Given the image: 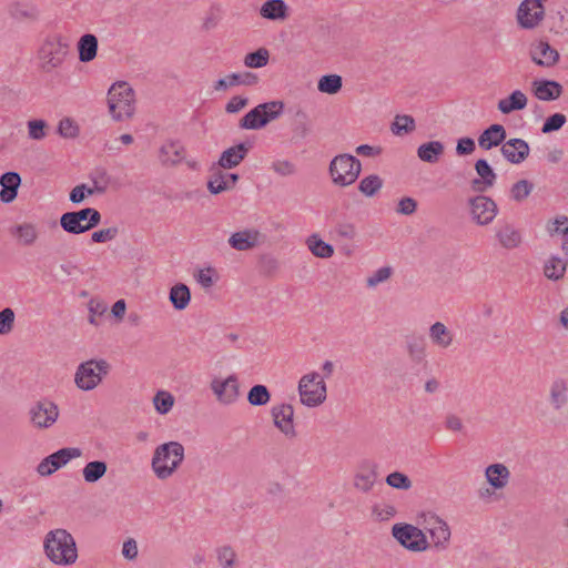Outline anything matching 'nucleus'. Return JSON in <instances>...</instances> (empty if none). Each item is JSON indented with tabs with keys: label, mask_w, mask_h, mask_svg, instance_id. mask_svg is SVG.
Instances as JSON below:
<instances>
[{
	"label": "nucleus",
	"mask_w": 568,
	"mask_h": 568,
	"mask_svg": "<svg viewBox=\"0 0 568 568\" xmlns=\"http://www.w3.org/2000/svg\"><path fill=\"white\" fill-rule=\"evenodd\" d=\"M272 416L274 419L275 426L285 435L287 436H294V409L293 406L290 404H281L277 406H274L272 409Z\"/></svg>",
	"instance_id": "18"
},
{
	"label": "nucleus",
	"mask_w": 568,
	"mask_h": 568,
	"mask_svg": "<svg viewBox=\"0 0 568 568\" xmlns=\"http://www.w3.org/2000/svg\"><path fill=\"white\" fill-rule=\"evenodd\" d=\"M567 390L568 386L564 379H558L554 382L551 386V402L556 406V408L561 407V405L566 403Z\"/></svg>",
	"instance_id": "48"
},
{
	"label": "nucleus",
	"mask_w": 568,
	"mask_h": 568,
	"mask_svg": "<svg viewBox=\"0 0 568 568\" xmlns=\"http://www.w3.org/2000/svg\"><path fill=\"white\" fill-rule=\"evenodd\" d=\"M82 455L80 448L77 447H67L62 448L44 459L37 467V471L41 476H50L54 471H57L62 466L67 465L71 459L78 458Z\"/></svg>",
	"instance_id": "11"
},
{
	"label": "nucleus",
	"mask_w": 568,
	"mask_h": 568,
	"mask_svg": "<svg viewBox=\"0 0 568 568\" xmlns=\"http://www.w3.org/2000/svg\"><path fill=\"white\" fill-rule=\"evenodd\" d=\"M239 180L237 174L224 173L220 169L213 172L209 179L207 187L211 193L217 194L232 189Z\"/></svg>",
	"instance_id": "25"
},
{
	"label": "nucleus",
	"mask_w": 568,
	"mask_h": 568,
	"mask_svg": "<svg viewBox=\"0 0 568 568\" xmlns=\"http://www.w3.org/2000/svg\"><path fill=\"white\" fill-rule=\"evenodd\" d=\"M429 335L432 341L443 348L448 347L453 342V336L450 332L440 322H437L434 325H432Z\"/></svg>",
	"instance_id": "37"
},
{
	"label": "nucleus",
	"mask_w": 568,
	"mask_h": 568,
	"mask_svg": "<svg viewBox=\"0 0 568 568\" xmlns=\"http://www.w3.org/2000/svg\"><path fill=\"white\" fill-rule=\"evenodd\" d=\"M473 219L479 225L493 222L497 214V204L488 196L477 195L470 201Z\"/></svg>",
	"instance_id": "15"
},
{
	"label": "nucleus",
	"mask_w": 568,
	"mask_h": 568,
	"mask_svg": "<svg viewBox=\"0 0 568 568\" xmlns=\"http://www.w3.org/2000/svg\"><path fill=\"white\" fill-rule=\"evenodd\" d=\"M44 550L50 560L57 565L73 564L78 557L74 539L64 529H57L47 535Z\"/></svg>",
	"instance_id": "2"
},
{
	"label": "nucleus",
	"mask_w": 568,
	"mask_h": 568,
	"mask_svg": "<svg viewBox=\"0 0 568 568\" xmlns=\"http://www.w3.org/2000/svg\"><path fill=\"white\" fill-rule=\"evenodd\" d=\"M532 92L539 100L551 101L561 95L562 87L551 80H535L532 82Z\"/></svg>",
	"instance_id": "21"
},
{
	"label": "nucleus",
	"mask_w": 568,
	"mask_h": 568,
	"mask_svg": "<svg viewBox=\"0 0 568 568\" xmlns=\"http://www.w3.org/2000/svg\"><path fill=\"white\" fill-rule=\"evenodd\" d=\"M417 209V202L409 196L399 200L397 205V212L404 215H410L415 213Z\"/></svg>",
	"instance_id": "61"
},
{
	"label": "nucleus",
	"mask_w": 568,
	"mask_h": 568,
	"mask_svg": "<svg viewBox=\"0 0 568 568\" xmlns=\"http://www.w3.org/2000/svg\"><path fill=\"white\" fill-rule=\"evenodd\" d=\"M211 389L221 403L232 404L240 395L239 379L234 374L225 379L214 378L211 383Z\"/></svg>",
	"instance_id": "14"
},
{
	"label": "nucleus",
	"mask_w": 568,
	"mask_h": 568,
	"mask_svg": "<svg viewBox=\"0 0 568 568\" xmlns=\"http://www.w3.org/2000/svg\"><path fill=\"white\" fill-rule=\"evenodd\" d=\"M383 187V180L377 174L363 178L358 183V190L365 196L372 197L379 193Z\"/></svg>",
	"instance_id": "36"
},
{
	"label": "nucleus",
	"mask_w": 568,
	"mask_h": 568,
	"mask_svg": "<svg viewBox=\"0 0 568 568\" xmlns=\"http://www.w3.org/2000/svg\"><path fill=\"white\" fill-rule=\"evenodd\" d=\"M100 221V212L95 209L87 207L78 212L62 214L60 224L65 232L80 234L99 225Z\"/></svg>",
	"instance_id": "6"
},
{
	"label": "nucleus",
	"mask_w": 568,
	"mask_h": 568,
	"mask_svg": "<svg viewBox=\"0 0 568 568\" xmlns=\"http://www.w3.org/2000/svg\"><path fill=\"white\" fill-rule=\"evenodd\" d=\"M284 104L281 101H272L258 104L240 121L243 129L257 130L275 120L283 111Z\"/></svg>",
	"instance_id": "7"
},
{
	"label": "nucleus",
	"mask_w": 568,
	"mask_h": 568,
	"mask_svg": "<svg viewBox=\"0 0 568 568\" xmlns=\"http://www.w3.org/2000/svg\"><path fill=\"white\" fill-rule=\"evenodd\" d=\"M14 323V312L7 307L0 312V335L8 334L12 331Z\"/></svg>",
	"instance_id": "54"
},
{
	"label": "nucleus",
	"mask_w": 568,
	"mask_h": 568,
	"mask_svg": "<svg viewBox=\"0 0 568 568\" xmlns=\"http://www.w3.org/2000/svg\"><path fill=\"white\" fill-rule=\"evenodd\" d=\"M23 245H32L38 239V231L31 223L18 225L13 232Z\"/></svg>",
	"instance_id": "43"
},
{
	"label": "nucleus",
	"mask_w": 568,
	"mask_h": 568,
	"mask_svg": "<svg viewBox=\"0 0 568 568\" xmlns=\"http://www.w3.org/2000/svg\"><path fill=\"white\" fill-rule=\"evenodd\" d=\"M531 191L532 184L529 183L527 180H520L513 185L510 190V195L515 201L520 202L525 200L530 194Z\"/></svg>",
	"instance_id": "50"
},
{
	"label": "nucleus",
	"mask_w": 568,
	"mask_h": 568,
	"mask_svg": "<svg viewBox=\"0 0 568 568\" xmlns=\"http://www.w3.org/2000/svg\"><path fill=\"white\" fill-rule=\"evenodd\" d=\"M77 48L79 60L81 62H90L97 57L98 39L94 34L87 33L79 39Z\"/></svg>",
	"instance_id": "29"
},
{
	"label": "nucleus",
	"mask_w": 568,
	"mask_h": 568,
	"mask_svg": "<svg viewBox=\"0 0 568 568\" xmlns=\"http://www.w3.org/2000/svg\"><path fill=\"white\" fill-rule=\"evenodd\" d=\"M415 130V121L410 115H397L392 126L395 134L409 133Z\"/></svg>",
	"instance_id": "49"
},
{
	"label": "nucleus",
	"mask_w": 568,
	"mask_h": 568,
	"mask_svg": "<svg viewBox=\"0 0 568 568\" xmlns=\"http://www.w3.org/2000/svg\"><path fill=\"white\" fill-rule=\"evenodd\" d=\"M89 311L90 317L89 321L91 324L98 325L97 316H102L106 312V305L98 300H91L89 302Z\"/></svg>",
	"instance_id": "60"
},
{
	"label": "nucleus",
	"mask_w": 568,
	"mask_h": 568,
	"mask_svg": "<svg viewBox=\"0 0 568 568\" xmlns=\"http://www.w3.org/2000/svg\"><path fill=\"white\" fill-rule=\"evenodd\" d=\"M270 52L265 48H260L255 52L245 55L244 64L247 68H262L267 64Z\"/></svg>",
	"instance_id": "46"
},
{
	"label": "nucleus",
	"mask_w": 568,
	"mask_h": 568,
	"mask_svg": "<svg viewBox=\"0 0 568 568\" xmlns=\"http://www.w3.org/2000/svg\"><path fill=\"white\" fill-rule=\"evenodd\" d=\"M110 371V364L104 361H88L82 363L75 373V383L79 388L83 390H91L97 387L103 376Z\"/></svg>",
	"instance_id": "8"
},
{
	"label": "nucleus",
	"mask_w": 568,
	"mask_h": 568,
	"mask_svg": "<svg viewBox=\"0 0 568 568\" xmlns=\"http://www.w3.org/2000/svg\"><path fill=\"white\" fill-rule=\"evenodd\" d=\"M169 298L175 310L182 311L190 304L191 293L185 284L179 283L171 287Z\"/></svg>",
	"instance_id": "33"
},
{
	"label": "nucleus",
	"mask_w": 568,
	"mask_h": 568,
	"mask_svg": "<svg viewBox=\"0 0 568 568\" xmlns=\"http://www.w3.org/2000/svg\"><path fill=\"white\" fill-rule=\"evenodd\" d=\"M118 235L116 227L99 230L92 233L91 240L94 243H105L112 241Z\"/></svg>",
	"instance_id": "59"
},
{
	"label": "nucleus",
	"mask_w": 568,
	"mask_h": 568,
	"mask_svg": "<svg viewBox=\"0 0 568 568\" xmlns=\"http://www.w3.org/2000/svg\"><path fill=\"white\" fill-rule=\"evenodd\" d=\"M499 243L505 248H515L521 242L520 233L510 225H504L497 231Z\"/></svg>",
	"instance_id": "35"
},
{
	"label": "nucleus",
	"mask_w": 568,
	"mask_h": 568,
	"mask_svg": "<svg viewBox=\"0 0 568 568\" xmlns=\"http://www.w3.org/2000/svg\"><path fill=\"white\" fill-rule=\"evenodd\" d=\"M248 150L250 145H246L245 143H240L229 148L222 153L219 160V165L223 169H232L239 165L246 156Z\"/></svg>",
	"instance_id": "26"
},
{
	"label": "nucleus",
	"mask_w": 568,
	"mask_h": 568,
	"mask_svg": "<svg viewBox=\"0 0 568 568\" xmlns=\"http://www.w3.org/2000/svg\"><path fill=\"white\" fill-rule=\"evenodd\" d=\"M377 468V464L373 460L361 462L354 475V487L363 493L372 490L378 478Z\"/></svg>",
	"instance_id": "16"
},
{
	"label": "nucleus",
	"mask_w": 568,
	"mask_h": 568,
	"mask_svg": "<svg viewBox=\"0 0 568 568\" xmlns=\"http://www.w3.org/2000/svg\"><path fill=\"white\" fill-rule=\"evenodd\" d=\"M503 155L511 163L523 162L529 154V146L521 139H511L501 146Z\"/></svg>",
	"instance_id": "20"
},
{
	"label": "nucleus",
	"mask_w": 568,
	"mask_h": 568,
	"mask_svg": "<svg viewBox=\"0 0 568 568\" xmlns=\"http://www.w3.org/2000/svg\"><path fill=\"white\" fill-rule=\"evenodd\" d=\"M68 52L69 44L63 41L60 34L49 36L41 44L38 52L41 70L49 73L60 68Z\"/></svg>",
	"instance_id": "4"
},
{
	"label": "nucleus",
	"mask_w": 568,
	"mask_h": 568,
	"mask_svg": "<svg viewBox=\"0 0 568 568\" xmlns=\"http://www.w3.org/2000/svg\"><path fill=\"white\" fill-rule=\"evenodd\" d=\"M566 272V263L556 256H551L546 261L544 266V274L549 280H559Z\"/></svg>",
	"instance_id": "40"
},
{
	"label": "nucleus",
	"mask_w": 568,
	"mask_h": 568,
	"mask_svg": "<svg viewBox=\"0 0 568 568\" xmlns=\"http://www.w3.org/2000/svg\"><path fill=\"white\" fill-rule=\"evenodd\" d=\"M10 16L17 21H36L39 18L40 11L32 2H14L10 7Z\"/></svg>",
	"instance_id": "28"
},
{
	"label": "nucleus",
	"mask_w": 568,
	"mask_h": 568,
	"mask_svg": "<svg viewBox=\"0 0 568 568\" xmlns=\"http://www.w3.org/2000/svg\"><path fill=\"white\" fill-rule=\"evenodd\" d=\"M547 231L550 235L561 233L564 237L568 235V217L565 215L557 216L547 224Z\"/></svg>",
	"instance_id": "52"
},
{
	"label": "nucleus",
	"mask_w": 568,
	"mask_h": 568,
	"mask_svg": "<svg viewBox=\"0 0 568 568\" xmlns=\"http://www.w3.org/2000/svg\"><path fill=\"white\" fill-rule=\"evenodd\" d=\"M396 514V509L394 506L389 504H378L373 508V515L378 520H387L394 517Z\"/></svg>",
	"instance_id": "58"
},
{
	"label": "nucleus",
	"mask_w": 568,
	"mask_h": 568,
	"mask_svg": "<svg viewBox=\"0 0 568 568\" xmlns=\"http://www.w3.org/2000/svg\"><path fill=\"white\" fill-rule=\"evenodd\" d=\"M153 403L158 413L166 414L173 407L174 397L169 392L159 390L153 398Z\"/></svg>",
	"instance_id": "47"
},
{
	"label": "nucleus",
	"mask_w": 568,
	"mask_h": 568,
	"mask_svg": "<svg viewBox=\"0 0 568 568\" xmlns=\"http://www.w3.org/2000/svg\"><path fill=\"white\" fill-rule=\"evenodd\" d=\"M301 402L310 407L322 404L326 398V385L317 373L304 375L298 384Z\"/></svg>",
	"instance_id": "9"
},
{
	"label": "nucleus",
	"mask_w": 568,
	"mask_h": 568,
	"mask_svg": "<svg viewBox=\"0 0 568 568\" xmlns=\"http://www.w3.org/2000/svg\"><path fill=\"white\" fill-rule=\"evenodd\" d=\"M545 18V8L540 0H524L517 12V21L524 29L538 27Z\"/></svg>",
	"instance_id": "12"
},
{
	"label": "nucleus",
	"mask_w": 568,
	"mask_h": 568,
	"mask_svg": "<svg viewBox=\"0 0 568 568\" xmlns=\"http://www.w3.org/2000/svg\"><path fill=\"white\" fill-rule=\"evenodd\" d=\"M527 97L520 90H515L509 97L498 101V110L504 114H509L517 110H523L527 105Z\"/></svg>",
	"instance_id": "30"
},
{
	"label": "nucleus",
	"mask_w": 568,
	"mask_h": 568,
	"mask_svg": "<svg viewBox=\"0 0 568 568\" xmlns=\"http://www.w3.org/2000/svg\"><path fill=\"white\" fill-rule=\"evenodd\" d=\"M217 559L223 568H233L236 559V554L231 547L224 546L219 549Z\"/></svg>",
	"instance_id": "55"
},
{
	"label": "nucleus",
	"mask_w": 568,
	"mask_h": 568,
	"mask_svg": "<svg viewBox=\"0 0 568 568\" xmlns=\"http://www.w3.org/2000/svg\"><path fill=\"white\" fill-rule=\"evenodd\" d=\"M392 531L398 542L409 550L422 551L427 547L423 531L412 525H395Z\"/></svg>",
	"instance_id": "10"
},
{
	"label": "nucleus",
	"mask_w": 568,
	"mask_h": 568,
	"mask_svg": "<svg viewBox=\"0 0 568 568\" xmlns=\"http://www.w3.org/2000/svg\"><path fill=\"white\" fill-rule=\"evenodd\" d=\"M392 275L390 267H381L375 272V274L367 280L368 286H375L381 282L388 280Z\"/></svg>",
	"instance_id": "62"
},
{
	"label": "nucleus",
	"mask_w": 568,
	"mask_h": 568,
	"mask_svg": "<svg viewBox=\"0 0 568 568\" xmlns=\"http://www.w3.org/2000/svg\"><path fill=\"white\" fill-rule=\"evenodd\" d=\"M260 243V232L257 230H244L236 232L229 239V244L237 251H247Z\"/></svg>",
	"instance_id": "22"
},
{
	"label": "nucleus",
	"mask_w": 568,
	"mask_h": 568,
	"mask_svg": "<svg viewBox=\"0 0 568 568\" xmlns=\"http://www.w3.org/2000/svg\"><path fill=\"white\" fill-rule=\"evenodd\" d=\"M566 122V116L561 113L550 115L542 125V132L548 133L559 130Z\"/></svg>",
	"instance_id": "57"
},
{
	"label": "nucleus",
	"mask_w": 568,
	"mask_h": 568,
	"mask_svg": "<svg viewBox=\"0 0 568 568\" xmlns=\"http://www.w3.org/2000/svg\"><path fill=\"white\" fill-rule=\"evenodd\" d=\"M263 18L270 20H283L287 17V7L283 0H268L260 10Z\"/></svg>",
	"instance_id": "32"
},
{
	"label": "nucleus",
	"mask_w": 568,
	"mask_h": 568,
	"mask_svg": "<svg viewBox=\"0 0 568 568\" xmlns=\"http://www.w3.org/2000/svg\"><path fill=\"white\" fill-rule=\"evenodd\" d=\"M246 104H247L246 98L235 95V97L231 98V100L227 102V104L225 106V111L227 113H235V112L241 111L243 108H245Z\"/></svg>",
	"instance_id": "64"
},
{
	"label": "nucleus",
	"mask_w": 568,
	"mask_h": 568,
	"mask_svg": "<svg viewBox=\"0 0 568 568\" xmlns=\"http://www.w3.org/2000/svg\"><path fill=\"white\" fill-rule=\"evenodd\" d=\"M162 161L175 164L184 158V149L176 142H168L161 148Z\"/></svg>",
	"instance_id": "39"
},
{
	"label": "nucleus",
	"mask_w": 568,
	"mask_h": 568,
	"mask_svg": "<svg viewBox=\"0 0 568 568\" xmlns=\"http://www.w3.org/2000/svg\"><path fill=\"white\" fill-rule=\"evenodd\" d=\"M443 153L444 145L439 141L424 143L417 150L418 158L428 163H436Z\"/></svg>",
	"instance_id": "34"
},
{
	"label": "nucleus",
	"mask_w": 568,
	"mask_h": 568,
	"mask_svg": "<svg viewBox=\"0 0 568 568\" xmlns=\"http://www.w3.org/2000/svg\"><path fill=\"white\" fill-rule=\"evenodd\" d=\"M184 459V447L178 442L158 446L152 457V469L159 479L171 477Z\"/></svg>",
	"instance_id": "1"
},
{
	"label": "nucleus",
	"mask_w": 568,
	"mask_h": 568,
	"mask_svg": "<svg viewBox=\"0 0 568 568\" xmlns=\"http://www.w3.org/2000/svg\"><path fill=\"white\" fill-rule=\"evenodd\" d=\"M475 169L480 179H475L471 183L473 190L476 192H484L488 187L493 186L496 180V174L489 166L486 160H478L475 164Z\"/></svg>",
	"instance_id": "23"
},
{
	"label": "nucleus",
	"mask_w": 568,
	"mask_h": 568,
	"mask_svg": "<svg viewBox=\"0 0 568 568\" xmlns=\"http://www.w3.org/2000/svg\"><path fill=\"white\" fill-rule=\"evenodd\" d=\"M506 138V130L501 124H493L478 138V144L484 150L499 145Z\"/></svg>",
	"instance_id": "27"
},
{
	"label": "nucleus",
	"mask_w": 568,
	"mask_h": 568,
	"mask_svg": "<svg viewBox=\"0 0 568 568\" xmlns=\"http://www.w3.org/2000/svg\"><path fill=\"white\" fill-rule=\"evenodd\" d=\"M59 416V409L55 404L49 400H41L30 409V419L33 426L48 428L54 424Z\"/></svg>",
	"instance_id": "13"
},
{
	"label": "nucleus",
	"mask_w": 568,
	"mask_h": 568,
	"mask_svg": "<svg viewBox=\"0 0 568 568\" xmlns=\"http://www.w3.org/2000/svg\"><path fill=\"white\" fill-rule=\"evenodd\" d=\"M429 532L436 546L446 544L450 538L448 525L439 518L434 519Z\"/></svg>",
	"instance_id": "38"
},
{
	"label": "nucleus",
	"mask_w": 568,
	"mask_h": 568,
	"mask_svg": "<svg viewBox=\"0 0 568 568\" xmlns=\"http://www.w3.org/2000/svg\"><path fill=\"white\" fill-rule=\"evenodd\" d=\"M306 243L310 251L317 257L328 258L334 254L332 245L322 241L317 235H311Z\"/></svg>",
	"instance_id": "42"
},
{
	"label": "nucleus",
	"mask_w": 568,
	"mask_h": 568,
	"mask_svg": "<svg viewBox=\"0 0 568 568\" xmlns=\"http://www.w3.org/2000/svg\"><path fill=\"white\" fill-rule=\"evenodd\" d=\"M271 394L266 386L264 385H255L253 386L247 395V400L251 405L262 406L270 402Z\"/></svg>",
	"instance_id": "45"
},
{
	"label": "nucleus",
	"mask_w": 568,
	"mask_h": 568,
	"mask_svg": "<svg viewBox=\"0 0 568 568\" xmlns=\"http://www.w3.org/2000/svg\"><path fill=\"white\" fill-rule=\"evenodd\" d=\"M509 475L508 468L503 464H494L486 468L487 480L496 489L507 485Z\"/></svg>",
	"instance_id": "31"
},
{
	"label": "nucleus",
	"mask_w": 568,
	"mask_h": 568,
	"mask_svg": "<svg viewBox=\"0 0 568 568\" xmlns=\"http://www.w3.org/2000/svg\"><path fill=\"white\" fill-rule=\"evenodd\" d=\"M328 171L335 185L348 186L358 179L362 164L351 154H339L331 161Z\"/></svg>",
	"instance_id": "5"
},
{
	"label": "nucleus",
	"mask_w": 568,
	"mask_h": 568,
	"mask_svg": "<svg viewBox=\"0 0 568 568\" xmlns=\"http://www.w3.org/2000/svg\"><path fill=\"white\" fill-rule=\"evenodd\" d=\"M92 186L88 189V194H103L110 189L115 187L112 176L104 168H95L89 175Z\"/></svg>",
	"instance_id": "19"
},
{
	"label": "nucleus",
	"mask_w": 568,
	"mask_h": 568,
	"mask_svg": "<svg viewBox=\"0 0 568 568\" xmlns=\"http://www.w3.org/2000/svg\"><path fill=\"white\" fill-rule=\"evenodd\" d=\"M386 483L394 488L407 490L412 487L410 479L403 473L394 471L386 477Z\"/></svg>",
	"instance_id": "51"
},
{
	"label": "nucleus",
	"mask_w": 568,
	"mask_h": 568,
	"mask_svg": "<svg viewBox=\"0 0 568 568\" xmlns=\"http://www.w3.org/2000/svg\"><path fill=\"white\" fill-rule=\"evenodd\" d=\"M21 178L17 172H7L0 176V200L3 203L12 202L18 195Z\"/></svg>",
	"instance_id": "24"
},
{
	"label": "nucleus",
	"mask_w": 568,
	"mask_h": 568,
	"mask_svg": "<svg viewBox=\"0 0 568 568\" xmlns=\"http://www.w3.org/2000/svg\"><path fill=\"white\" fill-rule=\"evenodd\" d=\"M134 91L126 82L114 83L108 92L109 111L118 121L134 113Z\"/></svg>",
	"instance_id": "3"
},
{
	"label": "nucleus",
	"mask_w": 568,
	"mask_h": 568,
	"mask_svg": "<svg viewBox=\"0 0 568 568\" xmlns=\"http://www.w3.org/2000/svg\"><path fill=\"white\" fill-rule=\"evenodd\" d=\"M317 88L321 92L335 94L342 89V78L337 74L324 75L320 79Z\"/></svg>",
	"instance_id": "44"
},
{
	"label": "nucleus",
	"mask_w": 568,
	"mask_h": 568,
	"mask_svg": "<svg viewBox=\"0 0 568 568\" xmlns=\"http://www.w3.org/2000/svg\"><path fill=\"white\" fill-rule=\"evenodd\" d=\"M106 468L108 467L104 462H90L84 466L82 470L83 478L87 483H95L104 476V474L106 473Z\"/></svg>",
	"instance_id": "41"
},
{
	"label": "nucleus",
	"mask_w": 568,
	"mask_h": 568,
	"mask_svg": "<svg viewBox=\"0 0 568 568\" xmlns=\"http://www.w3.org/2000/svg\"><path fill=\"white\" fill-rule=\"evenodd\" d=\"M47 123L43 120H31L28 122V133L33 140H42L45 133Z\"/></svg>",
	"instance_id": "56"
},
{
	"label": "nucleus",
	"mask_w": 568,
	"mask_h": 568,
	"mask_svg": "<svg viewBox=\"0 0 568 568\" xmlns=\"http://www.w3.org/2000/svg\"><path fill=\"white\" fill-rule=\"evenodd\" d=\"M58 132L63 138H75L79 134V126L70 118H64L59 122Z\"/></svg>",
	"instance_id": "53"
},
{
	"label": "nucleus",
	"mask_w": 568,
	"mask_h": 568,
	"mask_svg": "<svg viewBox=\"0 0 568 568\" xmlns=\"http://www.w3.org/2000/svg\"><path fill=\"white\" fill-rule=\"evenodd\" d=\"M529 54L536 64L545 68L554 67L560 58L559 52L544 40L531 43Z\"/></svg>",
	"instance_id": "17"
},
{
	"label": "nucleus",
	"mask_w": 568,
	"mask_h": 568,
	"mask_svg": "<svg viewBox=\"0 0 568 568\" xmlns=\"http://www.w3.org/2000/svg\"><path fill=\"white\" fill-rule=\"evenodd\" d=\"M214 270L211 267L200 270L196 280L203 287H211L214 284L213 280Z\"/></svg>",
	"instance_id": "63"
}]
</instances>
